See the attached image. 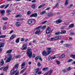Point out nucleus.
<instances>
[{
    "label": "nucleus",
    "mask_w": 75,
    "mask_h": 75,
    "mask_svg": "<svg viewBox=\"0 0 75 75\" xmlns=\"http://www.w3.org/2000/svg\"><path fill=\"white\" fill-rule=\"evenodd\" d=\"M32 49H31V48L30 47H29L28 48L27 50L26 54L30 58H31V57H32L33 53L32 52Z\"/></svg>",
    "instance_id": "1"
},
{
    "label": "nucleus",
    "mask_w": 75,
    "mask_h": 75,
    "mask_svg": "<svg viewBox=\"0 0 75 75\" xmlns=\"http://www.w3.org/2000/svg\"><path fill=\"white\" fill-rule=\"evenodd\" d=\"M47 52L45 50H44L42 53V54L43 55L44 57H47L48 55H50V53L51 52V50H47Z\"/></svg>",
    "instance_id": "2"
},
{
    "label": "nucleus",
    "mask_w": 75,
    "mask_h": 75,
    "mask_svg": "<svg viewBox=\"0 0 75 75\" xmlns=\"http://www.w3.org/2000/svg\"><path fill=\"white\" fill-rule=\"evenodd\" d=\"M7 58V59L6 61V63L10 62L11 60L12 59V54H8V55Z\"/></svg>",
    "instance_id": "3"
},
{
    "label": "nucleus",
    "mask_w": 75,
    "mask_h": 75,
    "mask_svg": "<svg viewBox=\"0 0 75 75\" xmlns=\"http://www.w3.org/2000/svg\"><path fill=\"white\" fill-rule=\"evenodd\" d=\"M17 70H16L14 71V69L13 68L12 69V70H11V73L10 75H14L15 73L17 72Z\"/></svg>",
    "instance_id": "4"
},
{
    "label": "nucleus",
    "mask_w": 75,
    "mask_h": 75,
    "mask_svg": "<svg viewBox=\"0 0 75 75\" xmlns=\"http://www.w3.org/2000/svg\"><path fill=\"white\" fill-rule=\"evenodd\" d=\"M27 44H24L23 45L21 50H27Z\"/></svg>",
    "instance_id": "5"
},
{
    "label": "nucleus",
    "mask_w": 75,
    "mask_h": 75,
    "mask_svg": "<svg viewBox=\"0 0 75 75\" xmlns=\"http://www.w3.org/2000/svg\"><path fill=\"white\" fill-rule=\"evenodd\" d=\"M33 21H35V19H29L27 22L28 24L30 25V24H32L33 23Z\"/></svg>",
    "instance_id": "6"
},
{
    "label": "nucleus",
    "mask_w": 75,
    "mask_h": 75,
    "mask_svg": "<svg viewBox=\"0 0 75 75\" xmlns=\"http://www.w3.org/2000/svg\"><path fill=\"white\" fill-rule=\"evenodd\" d=\"M37 16H38V14L37 13H34L32 14L30 16V17H37Z\"/></svg>",
    "instance_id": "7"
},
{
    "label": "nucleus",
    "mask_w": 75,
    "mask_h": 75,
    "mask_svg": "<svg viewBox=\"0 0 75 75\" xmlns=\"http://www.w3.org/2000/svg\"><path fill=\"white\" fill-rule=\"evenodd\" d=\"M51 30V28L50 27H48L46 31V33L47 34H48L50 33V31Z\"/></svg>",
    "instance_id": "8"
},
{
    "label": "nucleus",
    "mask_w": 75,
    "mask_h": 75,
    "mask_svg": "<svg viewBox=\"0 0 75 75\" xmlns=\"http://www.w3.org/2000/svg\"><path fill=\"white\" fill-rule=\"evenodd\" d=\"M62 22V20H61V19H60L56 21V24H60V23H61Z\"/></svg>",
    "instance_id": "9"
},
{
    "label": "nucleus",
    "mask_w": 75,
    "mask_h": 75,
    "mask_svg": "<svg viewBox=\"0 0 75 75\" xmlns=\"http://www.w3.org/2000/svg\"><path fill=\"white\" fill-rule=\"evenodd\" d=\"M0 13L2 14L1 16H4V14H5V10H1Z\"/></svg>",
    "instance_id": "10"
},
{
    "label": "nucleus",
    "mask_w": 75,
    "mask_h": 75,
    "mask_svg": "<svg viewBox=\"0 0 75 75\" xmlns=\"http://www.w3.org/2000/svg\"><path fill=\"white\" fill-rule=\"evenodd\" d=\"M8 67H9V65H8L5 67H4V68L3 69V71H6L7 70V69H8Z\"/></svg>",
    "instance_id": "11"
},
{
    "label": "nucleus",
    "mask_w": 75,
    "mask_h": 75,
    "mask_svg": "<svg viewBox=\"0 0 75 75\" xmlns=\"http://www.w3.org/2000/svg\"><path fill=\"white\" fill-rule=\"evenodd\" d=\"M47 16L48 17H52L54 16V14L52 12H50L47 14Z\"/></svg>",
    "instance_id": "12"
},
{
    "label": "nucleus",
    "mask_w": 75,
    "mask_h": 75,
    "mask_svg": "<svg viewBox=\"0 0 75 75\" xmlns=\"http://www.w3.org/2000/svg\"><path fill=\"white\" fill-rule=\"evenodd\" d=\"M16 25L17 27H19L21 25L20 23L19 22H17L16 23Z\"/></svg>",
    "instance_id": "13"
},
{
    "label": "nucleus",
    "mask_w": 75,
    "mask_h": 75,
    "mask_svg": "<svg viewBox=\"0 0 75 75\" xmlns=\"http://www.w3.org/2000/svg\"><path fill=\"white\" fill-rule=\"evenodd\" d=\"M61 37L60 36H56L54 38V40H58V39H61Z\"/></svg>",
    "instance_id": "14"
},
{
    "label": "nucleus",
    "mask_w": 75,
    "mask_h": 75,
    "mask_svg": "<svg viewBox=\"0 0 75 75\" xmlns=\"http://www.w3.org/2000/svg\"><path fill=\"white\" fill-rule=\"evenodd\" d=\"M39 71H40V69L39 68H37L36 69H35L34 72L35 74H37Z\"/></svg>",
    "instance_id": "15"
},
{
    "label": "nucleus",
    "mask_w": 75,
    "mask_h": 75,
    "mask_svg": "<svg viewBox=\"0 0 75 75\" xmlns=\"http://www.w3.org/2000/svg\"><path fill=\"white\" fill-rule=\"evenodd\" d=\"M40 31H41V30H38L35 32V34H37L39 33H40Z\"/></svg>",
    "instance_id": "16"
},
{
    "label": "nucleus",
    "mask_w": 75,
    "mask_h": 75,
    "mask_svg": "<svg viewBox=\"0 0 75 75\" xmlns=\"http://www.w3.org/2000/svg\"><path fill=\"white\" fill-rule=\"evenodd\" d=\"M16 35L14 34L11 36L10 38V40H12L13 38H14V37H16Z\"/></svg>",
    "instance_id": "17"
},
{
    "label": "nucleus",
    "mask_w": 75,
    "mask_h": 75,
    "mask_svg": "<svg viewBox=\"0 0 75 75\" xmlns=\"http://www.w3.org/2000/svg\"><path fill=\"white\" fill-rule=\"evenodd\" d=\"M49 68L48 67H47L46 68H44L43 69H42V70L43 71H45H45H48V70Z\"/></svg>",
    "instance_id": "18"
},
{
    "label": "nucleus",
    "mask_w": 75,
    "mask_h": 75,
    "mask_svg": "<svg viewBox=\"0 0 75 75\" xmlns=\"http://www.w3.org/2000/svg\"><path fill=\"white\" fill-rule=\"evenodd\" d=\"M19 65V64H16L14 66V67L15 68H16V70H17V69H18V66Z\"/></svg>",
    "instance_id": "19"
},
{
    "label": "nucleus",
    "mask_w": 75,
    "mask_h": 75,
    "mask_svg": "<svg viewBox=\"0 0 75 75\" xmlns=\"http://www.w3.org/2000/svg\"><path fill=\"white\" fill-rule=\"evenodd\" d=\"M4 64V60L3 59H1V60L0 62V65H3Z\"/></svg>",
    "instance_id": "20"
},
{
    "label": "nucleus",
    "mask_w": 75,
    "mask_h": 75,
    "mask_svg": "<svg viewBox=\"0 0 75 75\" xmlns=\"http://www.w3.org/2000/svg\"><path fill=\"white\" fill-rule=\"evenodd\" d=\"M63 45H64V47H69V46H70V44H67V43H66L65 44H64Z\"/></svg>",
    "instance_id": "21"
},
{
    "label": "nucleus",
    "mask_w": 75,
    "mask_h": 75,
    "mask_svg": "<svg viewBox=\"0 0 75 75\" xmlns=\"http://www.w3.org/2000/svg\"><path fill=\"white\" fill-rule=\"evenodd\" d=\"M31 7L33 9H34L36 8V5L35 4H33L31 6Z\"/></svg>",
    "instance_id": "22"
},
{
    "label": "nucleus",
    "mask_w": 75,
    "mask_h": 75,
    "mask_svg": "<svg viewBox=\"0 0 75 75\" xmlns=\"http://www.w3.org/2000/svg\"><path fill=\"white\" fill-rule=\"evenodd\" d=\"M4 47V43L3 42H1L0 43V48Z\"/></svg>",
    "instance_id": "23"
},
{
    "label": "nucleus",
    "mask_w": 75,
    "mask_h": 75,
    "mask_svg": "<svg viewBox=\"0 0 75 75\" xmlns=\"http://www.w3.org/2000/svg\"><path fill=\"white\" fill-rule=\"evenodd\" d=\"M67 33V31L66 30H62L61 31V32H60V34H65V33Z\"/></svg>",
    "instance_id": "24"
},
{
    "label": "nucleus",
    "mask_w": 75,
    "mask_h": 75,
    "mask_svg": "<svg viewBox=\"0 0 75 75\" xmlns=\"http://www.w3.org/2000/svg\"><path fill=\"white\" fill-rule=\"evenodd\" d=\"M20 38H18L16 40V43H18L20 42Z\"/></svg>",
    "instance_id": "25"
},
{
    "label": "nucleus",
    "mask_w": 75,
    "mask_h": 75,
    "mask_svg": "<svg viewBox=\"0 0 75 75\" xmlns=\"http://www.w3.org/2000/svg\"><path fill=\"white\" fill-rule=\"evenodd\" d=\"M45 6V4H43L41 5L38 7V8H41V7H42Z\"/></svg>",
    "instance_id": "26"
},
{
    "label": "nucleus",
    "mask_w": 75,
    "mask_h": 75,
    "mask_svg": "<svg viewBox=\"0 0 75 75\" xmlns=\"http://www.w3.org/2000/svg\"><path fill=\"white\" fill-rule=\"evenodd\" d=\"M70 57L73 58L74 59H75V54H71L70 56Z\"/></svg>",
    "instance_id": "27"
},
{
    "label": "nucleus",
    "mask_w": 75,
    "mask_h": 75,
    "mask_svg": "<svg viewBox=\"0 0 75 75\" xmlns=\"http://www.w3.org/2000/svg\"><path fill=\"white\" fill-rule=\"evenodd\" d=\"M74 27V24H71L69 26V28H73Z\"/></svg>",
    "instance_id": "28"
},
{
    "label": "nucleus",
    "mask_w": 75,
    "mask_h": 75,
    "mask_svg": "<svg viewBox=\"0 0 75 75\" xmlns=\"http://www.w3.org/2000/svg\"><path fill=\"white\" fill-rule=\"evenodd\" d=\"M22 16L21 14H18L16 16H15L16 18H18L19 17H22Z\"/></svg>",
    "instance_id": "29"
},
{
    "label": "nucleus",
    "mask_w": 75,
    "mask_h": 75,
    "mask_svg": "<svg viewBox=\"0 0 75 75\" xmlns=\"http://www.w3.org/2000/svg\"><path fill=\"white\" fill-rule=\"evenodd\" d=\"M65 57V54H63L62 56L59 57V58L60 59H62V58H64Z\"/></svg>",
    "instance_id": "30"
},
{
    "label": "nucleus",
    "mask_w": 75,
    "mask_h": 75,
    "mask_svg": "<svg viewBox=\"0 0 75 75\" xmlns=\"http://www.w3.org/2000/svg\"><path fill=\"white\" fill-rule=\"evenodd\" d=\"M26 70V68H25L24 69H23L20 72V74H22L23 72H24Z\"/></svg>",
    "instance_id": "31"
},
{
    "label": "nucleus",
    "mask_w": 75,
    "mask_h": 75,
    "mask_svg": "<svg viewBox=\"0 0 75 75\" xmlns=\"http://www.w3.org/2000/svg\"><path fill=\"white\" fill-rule=\"evenodd\" d=\"M60 34H61V32L60 31H57L55 33V35H59Z\"/></svg>",
    "instance_id": "32"
},
{
    "label": "nucleus",
    "mask_w": 75,
    "mask_h": 75,
    "mask_svg": "<svg viewBox=\"0 0 75 75\" xmlns=\"http://www.w3.org/2000/svg\"><path fill=\"white\" fill-rule=\"evenodd\" d=\"M68 3H69L68 0H66L65 5H67L68 4Z\"/></svg>",
    "instance_id": "33"
},
{
    "label": "nucleus",
    "mask_w": 75,
    "mask_h": 75,
    "mask_svg": "<svg viewBox=\"0 0 75 75\" xmlns=\"http://www.w3.org/2000/svg\"><path fill=\"white\" fill-rule=\"evenodd\" d=\"M12 52V50H9L8 51H7L6 53L7 54H8V53H11Z\"/></svg>",
    "instance_id": "34"
},
{
    "label": "nucleus",
    "mask_w": 75,
    "mask_h": 75,
    "mask_svg": "<svg viewBox=\"0 0 75 75\" xmlns=\"http://www.w3.org/2000/svg\"><path fill=\"white\" fill-rule=\"evenodd\" d=\"M45 13H47V12H46L45 11H43L42 12V13H40V14L41 15H43V14H45Z\"/></svg>",
    "instance_id": "35"
},
{
    "label": "nucleus",
    "mask_w": 75,
    "mask_h": 75,
    "mask_svg": "<svg viewBox=\"0 0 75 75\" xmlns=\"http://www.w3.org/2000/svg\"><path fill=\"white\" fill-rule=\"evenodd\" d=\"M21 55H17L16 56L15 58H21Z\"/></svg>",
    "instance_id": "36"
},
{
    "label": "nucleus",
    "mask_w": 75,
    "mask_h": 75,
    "mask_svg": "<svg viewBox=\"0 0 75 75\" xmlns=\"http://www.w3.org/2000/svg\"><path fill=\"white\" fill-rule=\"evenodd\" d=\"M42 27V25H40L38 27H37L36 28V30H38V29H40V28H41Z\"/></svg>",
    "instance_id": "37"
},
{
    "label": "nucleus",
    "mask_w": 75,
    "mask_h": 75,
    "mask_svg": "<svg viewBox=\"0 0 75 75\" xmlns=\"http://www.w3.org/2000/svg\"><path fill=\"white\" fill-rule=\"evenodd\" d=\"M46 27L47 26H46V25H44L42 27V28H41V30H44V29H45V28H46Z\"/></svg>",
    "instance_id": "38"
},
{
    "label": "nucleus",
    "mask_w": 75,
    "mask_h": 75,
    "mask_svg": "<svg viewBox=\"0 0 75 75\" xmlns=\"http://www.w3.org/2000/svg\"><path fill=\"white\" fill-rule=\"evenodd\" d=\"M56 58V57H55V56H54V57H53V56H52L50 57V59L51 60L54 59H55Z\"/></svg>",
    "instance_id": "39"
},
{
    "label": "nucleus",
    "mask_w": 75,
    "mask_h": 75,
    "mask_svg": "<svg viewBox=\"0 0 75 75\" xmlns=\"http://www.w3.org/2000/svg\"><path fill=\"white\" fill-rule=\"evenodd\" d=\"M20 40L21 41H22V42H23V41H24L25 40V38H21Z\"/></svg>",
    "instance_id": "40"
},
{
    "label": "nucleus",
    "mask_w": 75,
    "mask_h": 75,
    "mask_svg": "<svg viewBox=\"0 0 75 75\" xmlns=\"http://www.w3.org/2000/svg\"><path fill=\"white\" fill-rule=\"evenodd\" d=\"M37 66L38 67H41V64L40 63V62H38Z\"/></svg>",
    "instance_id": "41"
},
{
    "label": "nucleus",
    "mask_w": 75,
    "mask_h": 75,
    "mask_svg": "<svg viewBox=\"0 0 75 75\" xmlns=\"http://www.w3.org/2000/svg\"><path fill=\"white\" fill-rule=\"evenodd\" d=\"M2 19L4 21H6V20H8V18H7V17H6V18H2Z\"/></svg>",
    "instance_id": "42"
},
{
    "label": "nucleus",
    "mask_w": 75,
    "mask_h": 75,
    "mask_svg": "<svg viewBox=\"0 0 75 75\" xmlns=\"http://www.w3.org/2000/svg\"><path fill=\"white\" fill-rule=\"evenodd\" d=\"M25 64H26L25 62H24L21 65V67H24V66L25 65Z\"/></svg>",
    "instance_id": "43"
},
{
    "label": "nucleus",
    "mask_w": 75,
    "mask_h": 75,
    "mask_svg": "<svg viewBox=\"0 0 75 75\" xmlns=\"http://www.w3.org/2000/svg\"><path fill=\"white\" fill-rule=\"evenodd\" d=\"M6 36V35H2L0 36V38H5Z\"/></svg>",
    "instance_id": "44"
},
{
    "label": "nucleus",
    "mask_w": 75,
    "mask_h": 75,
    "mask_svg": "<svg viewBox=\"0 0 75 75\" xmlns=\"http://www.w3.org/2000/svg\"><path fill=\"white\" fill-rule=\"evenodd\" d=\"M31 13V11H28L27 13V14L28 15H30Z\"/></svg>",
    "instance_id": "45"
},
{
    "label": "nucleus",
    "mask_w": 75,
    "mask_h": 75,
    "mask_svg": "<svg viewBox=\"0 0 75 75\" xmlns=\"http://www.w3.org/2000/svg\"><path fill=\"white\" fill-rule=\"evenodd\" d=\"M39 58L40 57H39V56H37L35 57V59L36 60H38V59H39Z\"/></svg>",
    "instance_id": "46"
},
{
    "label": "nucleus",
    "mask_w": 75,
    "mask_h": 75,
    "mask_svg": "<svg viewBox=\"0 0 75 75\" xmlns=\"http://www.w3.org/2000/svg\"><path fill=\"white\" fill-rule=\"evenodd\" d=\"M52 71H53V70H50L49 71V72L50 73V74H49L48 75H50L51 74H52Z\"/></svg>",
    "instance_id": "47"
},
{
    "label": "nucleus",
    "mask_w": 75,
    "mask_h": 75,
    "mask_svg": "<svg viewBox=\"0 0 75 75\" xmlns=\"http://www.w3.org/2000/svg\"><path fill=\"white\" fill-rule=\"evenodd\" d=\"M56 62H57V65H59V64H60V62H59L58 60H57Z\"/></svg>",
    "instance_id": "48"
},
{
    "label": "nucleus",
    "mask_w": 75,
    "mask_h": 75,
    "mask_svg": "<svg viewBox=\"0 0 75 75\" xmlns=\"http://www.w3.org/2000/svg\"><path fill=\"white\" fill-rule=\"evenodd\" d=\"M6 26H3V30H6Z\"/></svg>",
    "instance_id": "49"
},
{
    "label": "nucleus",
    "mask_w": 75,
    "mask_h": 75,
    "mask_svg": "<svg viewBox=\"0 0 75 75\" xmlns=\"http://www.w3.org/2000/svg\"><path fill=\"white\" fill-rule=\"evenodd\" d=\"M71 69V68L70 67H69L67 68V71H70Z\"/></svg>",
    "instance_id": "50"
},
{
    "label": "nucleus",
    "mask_w": 75,
    "mask_h": 75,
    "mask_svg": "<svg viewBox=\"0 0 75 75\" xmlns=\"http://www.w3.org/2000/svg\"><path fill=\"white\" fill-rule=\"evenodd\" d=\"M55 6L56 7H58V6H59V4L58 3H57L56 4H55Z\"/></svg>",
    "instance_id": "51"
},
{
    "label": "nucleus",
    "mask_w": 75,
    "mask_h": 75,
    "mask_svg": "<svg viewBox=\"0 0 75 75\" xmlns=\"http://www.w3.org/2000/svg\"><path fill=\"white\" fill-rule=\"evenodd\" d=\"M35 57V54H33V55H32V58H34Z\"/></svg>",
    "instance_id": "52"
},
{
    "label": "nucleus",
    "mask_w": 75,
    "mask_h": 75,
    "mask_svg": "<svg viewBox=\"0 0 75 75\" xmlns=\"http://www.w3.org/2000/svg\"><path fill=\"white\" fill-rule=\"evenodd\" d=\"M9 6V4H7L6 6L4 8H7L8 7V6Z\"/></svg>",
    "instance_id": "53"
},
{
    "label": "nucleus",
    "mask_w": 75,
    "mask_h": 75,
    "mask_svg": "<svg viewBox=\"0 0 75 75\" xmlns=\"http://www.w3.org/2000/svg\"><path fill=\"white\" fill-rule=\"evenodd\" d=\"M13 32H14V30H11L10 32L9 33V34H12V33H13Z\"/></svg>",
    "instance_id": "54"
},
{
    "label": "nucleus",
    "mask_w": 75,
    "mask_h": 75,
    "mask_svg": "<svg viewBox=\"0 0 75 75\" xmlns=\"http://www.w3.org/2000/svg\"><path fill=\"white\" fill-rule=\"evenodd\" d=\"M72 61V59H69L68 62H71Z\"/></svg>",
    "instance_id": "55"
},
{
    "label": "nucleus",
    "mask_w": 75,
    "mask_h": 75,
    "mask_svg": "<svg viewBox=\"0 0 75 75\" xmlns=\"http://www.w3.org/2000/svg\"><path fill=\"white\" fill-rule=\"evenodd\" d=\"M41 73H42V71H39L38 73V75H40V74H41Z\"/></svg>",
    "instance_id": "56"
},
{
    "label": "nucleus",
    "mask_w": 75,
    "mask_h": 75,
    "mask_svg": "<svg viewBox=\"0 0 75 75\" xmlns=\"http://www.w3.org/2000/svg\"><path fill=\"white\" fill-rule=\"evenodd\" d=\"M39 60L40 61H41L42 62V58H41V57H39Z\"/></svg>",
    "instance_id": "57"
},
{
    "label": "nucleus",
    "mask_w": 75,
    "mask_h": 75,
    "mask_svg": "<svg viewBox=\"0 0 75 75\" xmlns=\"http://www.w3.org/2000/svg\"><path fill=\"white\" fill-rule=\"evenodd\" d=\"M48 21H44L42 23V24H45V23H47V22Z\"/></svg>",
    "instance_id": "58"
},
{
    "label": "nucleus",
    "mask_w": 75,
    "mask_h": 75,
    "mask_svg": "<svg viewBox=\"0 0 75 75\" xmlns=\"http://www.w3.org/2000/svg\"><path fill=\"white\" fill-rule=\"evenodd\" d=\"M40 43H41V44H44V43H45V41H42L40 42Z\"/></svg>",
    "instance_id": "59"
},
{
    "label": "nucleus",
    "mask_w": 75,
    "mask_h": 75,
    "mask_svg": "<svg viewBox=\"0 0 75 75\" xmlns=\"http://www.w3.org/2000/svg\"><path fill=\"white\" fill-rule=\"evenodd\" d=\"M5 6V5H1L0 6V8H3Z\"/></svg>",
    "instance_id": "60"
},
{
    "label": "nucleus",
    "mask_w": 75,
    "mask_h": 75,
    "mask_svg": "<svg viewBox=\"0 0 75 75\" xmlns=\"http://www.w3.org/2000/svg\"><path fill=\"white\" fill-rule=\"evenodd\" d=\"M19 74V71H17L14 75H18Z\"/></svg>",
    "instance_id": "61"
},
{
    "label": "nucleus",
    "mask_w": 75,
    "mask_h": 75,
    "mask_svg": "<svg viewBox=\"0 0 75 75\" xmlns=\"http://www.w3.org/2000/svg\"><path fill=\"white\" fill-rule=\"evenodd\" d=\"M31 3H35L36 2V0H33L31 1Z\"/></svg>",
    "instance_id": "62"
},
{
    "label": "nucleus",
    "mask_w": 75,
    "mask_h": 75,
    "mask_svg": "<svg viewBox=\"0 0 75 75\" xmlns=\"http://www.w3.org/2000/svg\"><path fill=\"white\" fill-rule=\"evenodd\" d=\"M11 11L9 10H8L7 11V12L8 13H10V12H11Z\"/></svg>",
    "instance_id": "63"
},
{
    "label": "nucleus",
    "mask_w": 75,
    "mask_h": 75,
    "mask_svg": "<svg viewBox=\"0 0 75 75\" xmlns=\"http://www.w3.org/2000/svg\"><path fill=\"white\" fill-rule=\"evenodd\" d=\"M47 50H51V47L50 48H47Z\"/></svg>",
    "instance_id": "64"
}]
</instances>
